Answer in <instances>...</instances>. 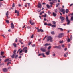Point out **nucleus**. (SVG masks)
<instances>
[{
    "instance_id": "1",
    "label": "nucleus",
    "mask_w": 73,
    "mask_h": 73,
    "mask_svg": "<svg viewBox=\"0 0 73 73\" xmlns=\"http://www.w3.org/2000/svg\"><path fill=\"white\" fill-rule=\"evenodd\" d=\"M66 21H67V25H69V23H70V20H69V18H68V16H66Z\"/></svg>"
},
{
    "instance_id": "2",
    "label": "nucleus",
    "mask_w": 73,
    "mask_h": 73,
    "mask_svg": "<svg viewBox=\"0 0 73 73\" xmlns=\"http://www.w3.org/2000/svg\"><path fill=\"white\" fill-rule=\"evenodd\" d=\"M7 61H8V62L7 64V66L9 65V64H11V62H9V61H11V60H9V59H5L4 61V62H7Z\"/></svg>"
},
{
    "instance_id": "3",
    "label": "nucleus",
    "mask_w": 73,
    "mask_h": 73,
    "mask_svg": "<svg viewBox=\"0 0 73 73\" xmlns=\"http://www.w3.org/2000/svg\"><path fill=\"white\" fill-rule=\"evenodd\" d=\"M47 41H50L51 42H52L53 41V40H52V38L51 36H49L47 38Z\"/></svg>"
},
{
    "instance_id": "4",
    "label": "nucleus",
    "mask_w": 73,
    "mask_h": 73,
    "mask_svg": "<svg viewBox=\"0 0 73 73\" xmlns=\"http://www.w3.org/2000/svg\"><path fill=\"white\" fill-rule=\"evenodd\" d=\"M60 18L61 19V23H63V22H64V20H65V18H64V17H62L60 16Z\"/></svg>"
},
{
    "instance_id": "5",
    "label": "nucleus",
    "mask_w": 73,
    "mask_h": 73,
    "mask_svg": "<svg viewBox=\"0 0 73 73\" xmlns=\"http://www.w3.org/2000/svg\"><path fill=\"white\" fill-rule=\"evenodd\" d=\"M62 35H63V33L60 34L57 36L58 38H61L62 37Z\"/></svg>"
},
{
    "instance_id": "6",
    "label": "nucleus",
    "mask_w": 73,
    "mask_h": 73,
    "mask_svg": "<svg viewBox=\"0 0 73 73\" xmlns=\"http://www.w3.org/2000/svg\"><path fill=\"white\" fill-rule=\"evenodd\" d=\"M60 11L61 12H62L63 13V14L64 15L65 14V9H62L60 10Z\"/></svg>"
},
{
    "instance_id": "7",
    "label": "nucleus",
    "mask_w": 73,
    "mask_h": 73,
    "mask_svg": "<svg viewBox=\"0 0 73 73\" xmlns=\"http://www.w3.org/2000/svg\"><path fill=\"white\" fill-rule=\"evenodd\" d=\"M37 32H44V30L41 29H38Z\"/></svg>"
},
{
    "instance_id": "8",
    "label": "nucleus",
    "mask_w": 73,
    "mask_h": 73,
    "mask_svg": "<svg viewBox=\"0 0 73 73\" xmlns=\"http://www.w3.org/2000/svg\"><path fill=\"white\" fill-rule=\"evenodd\" d=\"M11 27L12 29L14 28V24H13V23H12L11 24Z\"/></svg>"
},
{
    "instance_id": "9",
    "label": "nucleus",
    "mask_w": 73,
    "mask_h": 73,
    "mask_svg": "<svg viewBox=\"0 0 73 73\" xmlns=\"http://www.w3.org/2000/svg\"><path fill=\"white\" fill-rule=\"evenodd\" d=\"M17 13V16H19V12L18 11H17V10H15V13Z\"/></svg>"
},
{
    "instance_id": "10",
    "label": "nucleus",
    "mask_w": 73,
    "mask_h": 73,
    "mask_svg": "<svg viewBox=\"0 0 73 73\" xmlns=\"http://www.w3.org/2000/svg\"><path fill=\"white\" fill-rule=\"evenodd\" d=\"M41 3H39L38 5V8H41Z\"/></svg>"
},
{
    "instance_id": "11",
    "label": "nucleus",
    "mask_w": 73,
    "mask_h": 73,
    "mask_svg": "<svg viewBox=\"0 0 73 73\" xmlns=\"http://www.w3.org/2000/svg\"><path fill=\"white\" fill-rule=\"evenodd\" d=\"M32 20H30V23L32 25H33L35 24V23H32Z\"/></svg>"
},
{
    "instance_id": "12",
    "label": "nucleus",
    "mask_w": 73,
    "mask_h": 73,
    "mask_svg": "<svg viewBox=\"0 0 73 73\" xmlns=\"http://www.w3.org/2000/svg\"><path fill=\"white\" fill-rule=\"evenodd\" d=\"M41 50L42 52H46V50L43 48H41Z\"/></svg>"
},
{
    "instance_id": "13",
    "label": "nucleus",
    "mask_w": 73,
    "mask_h": 73,
    "mask_svg": "<svg viewBox=\"0 0 73 73\" xmlns=\"http://www.w3.org/2000/svg\"><path fill=\"white\" fill-rule=\"evenodd\" d=\"M3 72H7V69L6 68H3Z\"/></svg>"
},
{
    "instance_id": "14",
    "label": "nucleus",
    "mask_w": 73,
    "mask_h": 73,
    "mask_svg": "<svg viewBox=\"0 0 73 73\" xmlns=\"http://www.w3.org/2000/svg\"><path fill=\"white\" fill-rule=\"evenodd\" d=\"M53 16H54V17H55V16H56L57 15V14H56V13H55L54 12H53Z\"/></svg>"
},
{
    "instance_id": "15",
    "label": "nucleus",
    "mask_w": 73,
    "mask_h": 73,
    "mask_svg": "<svg viewBox=\"0 0 73 73\" xmlns=\"http://www.w3.org/2000/svg\"><path fill=\"white\" fill-rule=\"evenodd\" d=\"M49 52H50V51H48V52H46V54L47 55H49Z\"/></svg>"
},
{
    "instance_id": "16",
    "label": "nucleus",
    "mask_w": 73,
    "mask_h": 73,
    "mask_svg": "<svg viewBox=\"0 0 73 73\" xmlns=\"http://www.w3.org/2000/svg\"><path fill=\"white\" fill-rule=\"evenodd\" d=\"M27 49V47H25V48H24L23 49V52H24V51H25V50H26Z\"/></svg>"
},
{
    "instance_id": "17",
    "label": "nucleus",
    "mask_w": 73,
    "mask_h": 73,
    "mask_svg": "<svg viewBox=\"0 0 73 73\" xmlns=\"http://www.w3.org/2000/svg\"><path fill=\"white\" fill-rule=\"evenodd\" d=\"M48 45H50V44L46 43L44 45V46H48Z\"/></svg>"
},
{
    "instance_id": "18",
    "label": "nucleus",
    "mask_w": 73,
    "mask_h": 73,
    "mask_svg": "<svg viewBox=\"0 0 73 73\" xmlns=\"http://www.w3.org/2000/svg\"><path fill=\"white\" fill-rule=\"evenodd\" d=\"M46 14H45V15H42V17H46Z\"/></svg>"
},
{
    "instance_id": "19",
    "label": "nucleus",
    "mask_w": 73,
    "mask_h": 73,
    "mask_svg": "<svg viewBox=\"0 0 73 73\" xmlns=\"http://www.w3.org/2000/svg\"><path fill=\"white\" fill-rule=\"evenodd\" d=\"M16 55L15 54H13L11 56V57L12 58H14V57H15V56Z\"/></svg>"
},
{
    "instance_id": "20",
    "label": "nucleus",
    "mask_w": 73,
    "mask_h": 73,
    "mask_svg": "<svg viewBox=\"0 0 73 73\" xmlns=\"http://www.w3.org/2000/svg\"><path fill=\"white\" fill-rule=\"evenodd\" d=\"M66 13H68V12H69V10L68 9H66Z\"/></svg>"
},
{
    "instance_id": "21",
    "label": "nucleus",
    "mask_w": 73,
    "mask_h": 73,
    "mask_svg": "<svg viewBox=\"0 0 73 73\" xmlns=\"http://www.w3.org/2000/svg\"><path fill=\"white\" fill-rule=\"evenodd\" d=\"M68 38V39L67 40V41L68 42H70V39L69 38V37H68V36H67Z\"/></svg>"
},
{
    "instance_id": "22",
    "label": "nucleus",
    "mask_w": 73,
    "mask_h": 73,
    "mask_svg": "<svg viewBox=\"0 0 73 73\" xmlns=\"http://www.w3.org/2000/svg\"><path fill=\"white\" fill-rule=\"evenodd\" d=\"M56 27V25H53L52 26V28H54V27Z\"/></svg>"
},
{
    "instance_id": "23",
    "label": "nucleus",
    "mask_w": 73,
    "mask_h": 73,
    "mask_svg": "<svg viewBox=\"0 0 73 73\" xmlns=\"http://www.w3.org/2000/svg\"><path fill=\"white\" fill-rule=\"evenodd\" d=\"M51 34L52 35H54L55 34V33L54 31H52L51 32Z\"/></svg>"
},
{
    "instance_id": "24",
    "label": "nucleus",
    "mask_w": 73,
    "mask_h": 73,
    "mask_svg": "<svg viewBox=\"0 0 73 73\" xmlns=\"http://www.w3.org/2000/svg\"><path fill=\"white\" fill-rule=\"evenodd\" d=\"M8 11H7L6 13V15L7 16V17H8Z\"/></svg>"
},
{
    "instance_id": "25",
    "label": "nucleus",
    "mask_w": 73,
    "mask_h": 73,
    "mask_svg": "<svg viewBox=\"0 0 73 73\" xmlns=\"http://www.w3.org/2000/svg\"><path fill=\"white\" fill-rule=\"evenodd\" d=\"M13 45L15 48H16V43H14L13 44Z\"/></svg>"
},
{
    "instance_id": "26",
    "label": "nucleus",
    "mask_w": 73,
    "mask_h": 73,
    "mask_svg": "<svg viewBox=\"0 0 73 73\" xmlns=\"http://www.w3.org/2000/svg\"><path fill=\"white\" fill-rule=\"evenodd\" d=\"M16 50H15L14 51V54H15L16 55Z\"/></svg>"
},
{
    "instance_id": "27",
    "label": "nucleus",
    "mask_w": 73,
    "mask_h": 73,
    "mask_svg": "<svg viewBox=\"0 0 73 73\" xmlns=\"http://www.w3.org/2000/svg\"><path fill=\"white\" fill-rule=\"evenodd\" d=\"M6 23H7V24H8V23H9V20H6Z\"/></svg>"
},
{
    "instance_id": "28",
    "label": "nucleus",
    "mask_w": 73,
    "mask_h": 73,
    "mask_svg": "<svg viewBox=\"0 0 73 73\" xmlns=\"http://www.w3.org/2000/svg\"><path fill=\"white\" fill-rule=\"evenodd\" d=\"M1 56L3 55V54H4V52H1Z\"/></svg>"
},
{
    "instance_id": "29",
    "label": "nucleus",
    "mask_w": 73,
    "mask_h": 73,
    "mask_svg": "<svg viewBox=\"0 0 73 73\" xmlns=\"http://www.w3.org/2000/svg\"><path fill=\"white\" fill-rule=\"evenodd\" d=\"M47 7L48 8H50V6L48 4H47L46 5Z\"/></svg>"
},
{
    "instance_id": "30",
    "label": "nucleus",
    "mask_w": 73,
    "mask_h": 73,
    "mask_svg": "<svg viewBox=\"0 0 73 73\" xmlns=\"http://www.w3.org/2000/svg\"><path fill=\"white\" fill-rule=\"evenodd\" d=\"M23 52V50H21V51H20L19 52V54H20L22 53V52Z\"/></svg>"
},
{
    "instance_id": "31",
    "label": "nucleus",
    "mask_w": 73,
    "mask_h": 73,
    "mask_svg": "<svg viewBox=\"0 0 73 73\" xmlns=\"http://www.w3.org/2000/svg\"><path fill=\"white\" fill-rule=\"evenodd\" d=\"M19 41L20 42V43L21 44H23V42H21V40H19Z\"/></svg>"
},
{
    "instance_id": "32",
    "label": "nucleus",
    "mask_w": 73,
    "mask_h": 73,
    "mask_svg": "<svg viewBox=\"0 0 73 73\" xmlns=\"http://www.w3.org/2000/svg\"><path fill=\"white\" fill-rule=\"evenodd\" d=\"M58 29H60V30H61V31H62L64 30V29L61 28H58Z\"/></svg>"
},
{
    "instance_id": "33",
    "label": "nucleus",
    "mask_w": 73,
    "mask_h": 73,
    "mask_svg": "<svg viewBox=\"0 0 73 73\" xmlns=\"http://www.w3.org/2000/svg\"><path fill=\"white\" fill-rule=\"evenodd\" d=\"M71 20L72 21H73V16H72L71 17Z\"/></svg>"
},
{
    "instance_id": "34",
    "label": "nucleus",
    "mask_w": 73,
    "mask_h": 73,
    "mask_svg": "<svg viewBox=\"0 0 73 73\" xmlns=\"http://www.w3.org/2000/svg\"><path fill=\"white\" fill-rule=\"evenodd\" d=\"M52 22L53 23V24H56V22L54 21H52Z\"/></svg>"
},
{
    "instance_id": "35",
    "label": "nucleus",
    "mask_w": 73,
    "mask_h": 73,
    "mask_svg": "<svg viewBox=\"0 0 73 73\" xmlns=\"http://www.w3.org/2000/svg\"><path fill=\"white\" fill-rule=\"evenodd\" d=\"M42 56H43V57H45V56L44 55V53H42Z\"/></svg>"
},
{
    "instance_id": "36",
    "label": "nucleus",
    "mask_w": 73,
    "mask_h": 73,
    "mask_svg": "<svg viewBox=\"0 0 73 73\" xmlns=\"http://www.w3.org/2000/svg\"><path fill=\"white\" fill-rule=\"evenodd\" d=\"M55 11L56 12V13H57L58 11H57V9H56L55 10Z\"/></svg>"
},
{
    "instance_id": "37",
    "label": "nucleus",
    "mask_w": 73,
    "mask_h": 73,
    "mask_svg": "<svg viewBox=\"0 0 73 73\" xmlns=\"http://www.w3.org/2000/svg\"><path fill=\"white\" fill-rule=\"evenodd\" d=\"M58 49H61V47L60 45L58 46Z\"/></svg>"
},
{
    "instance_id": "38",
    "label": "nucleus",
    "mask_w": 73,
    "mask_h": 73,
    "mask_svg": "<svg viewBox=\"0 0 73 73\" xmlns=\"http://www.w3.org/2000/svg\"><path fill=\"white\" fill-rule=\"evenodd\" d=\"M59 5H60V3H58L56 5V7H58V6Z\"/></svg>"
},
{
    "instance_id": "39",
    "label": "nucleus",
    "mask_w": 73,
    "mask_h": 73,
    "mask_svg": "<svg viewBox=\"0 0 73 73\" xmlns=\"http://www.w3.org/2000/svg\"><path fill=\"white\" fill-rule=\"evenodd\" d=\"M33 34L32 36H31V38H33Z\"/></svg>"
},
{
    "instance_id": "40",
    "label": "nucleus",
    "mask_w": 73,
    "mask_h": 73,
    "mask_svg": "<svg viewBox=\"0 0 73 73\" xmlns=\"http://www.w3.org/2000/svg\"><path fill=\"white\" fill-rule=\"evenodd\" d=\"M31 44H32V42H29L28 44V45L29 46Z\"/></svg>"
},
{
    "instance_id": "41",
    "label": "nucleus",
    "mask_w": 73,
    "mask_h": 73,
    "mask_svg": "<svg viewBox=\"0 0 73 73\" xmlns=\"http://www.w3.org/2000/svg\"><path fill=\"white\" fill-rule=\"evenodd\" d=\"M59 43H60V44H61L62 43H63V41H60L59 42Z\"/></svg>"
},
{
    "instance_id": "42",
    "label": "nucleus",
    "mask_w": 73,
    "mask_h": 73,
    "mask_svg": "<svg viewBox=\"0 0 73 73\" xmlns=\"http://www.w3.org/2000/svg\"><path fill=\"white\" fill-rule=\"evenodd\" d=\"M64 57H67V56H66V54H64Z\"/></svg>"
},
{
    "instance_id": "43",
    "label": "nucleus",
    "mask_w": 73,
    "mask_h": 73,
    "mask_svg": "<svg viewBox=\"0 0 73 73\" xmlns=\"http://www.w3.org/2000/svg\"><path fill=\"white\" fill-rule=\"evenodd\" d=\"M52 1L53 3H54L55 1H57V0H53Z\"/></svg>"
},
{
    "instance_id": "44",
    "label": "nucleus",
    "mask_w": 73,
    "mask_h": 73,
    "mask_svg": "<svg viewBox=\"0 0 73 73\" xmlns=\"http://www.w3.org/2000/svg\"><path fill=\"white\" fill-rule=\"evenodd\" d=\"M47 25H48L49 26H51V25H52V24H51L50 23H49V24H47Z\"/></svg>"
},
{
    "instance_id": "45",
    "label": "nucleus",
    "mask_w": 73,
    "mask_h": 73,
    "mask_svg": "<svg viewBox=\"0 0 73 73\" xmlns=\"http://www.w3.org/2000/svg\"><path fill=\"white\" fill-rule=\"evenodd\" d=\"M68 48H69L70 47V44H68Z\"/></svg>"
},
{
    "instance_id": "46",
    "label": "nucleus",
    "mask_w": 73,
    "mask_h": 73,
    "mask_svg": "<svg viewBox=\"0 0 73 73\" xmlns=\"http://www.w3.org/2000/svg\"><path fill=\"white\" fill-rule=\"evenodd\" d=\"M18 7H21V5H20V4H19V5H18Z\"/></svg>"
},
{
    "instance_id": "47",
    "label": "nucleus",
    "mask_w": 73,
    "mask_h": 73,
    "mask_svg": "<svg viewBox=\"0 0 73 73\" xmlns=\"http://www.w3.org/2000/svg\"><path fill=\"white\" fill-rule=\"evenodd\" d=\"M13 5H12V7H15V3H13Z\"/></svg>"
},
{
    "instance_id": "48",
    "label": "nucleus",
    "mask_w": 73,
    "mask_h": 73,
    "mask_svg": "<svg viewBox=\"0 0 73 73\" xmlns=\"http://www.w3.org/2000/svg\"><path fill=\"white\" fill-rule=\"evenodd\" d=\"M46 37H47V36H46L43 38V40H45V39L46 38Z\"/></svg>"
},
{
    "instance_id": "49",
    "label": "nucleus",
    "mask_w": 73,
    "mask_h": 73,
    "mask_svg": "<svg viewBox=\"0 0 73 73\" xmlns=\"http://www.w3.org/2000/svg\"><path fill=\"white\" fill-rule=\"evenodd\" d=\"M18 57V55H17L15 57V58H16L17 57Z\"/></svg>"
},
{
    "instance_id": "50",
    "label": "nucleus",
    "mask_w": 73,
    "mask_h": 73,
    "mask_svg": "<svg viewBox=\"0 0 73 73\" xmlns=\"http://www.w3.org/2000/svg\"><path fill=\"white\" fill-rule=\"evenodd\" d=\"M50 48H51V46H50L48 47V49H50Z\"/></svg>"
},
{
    "instance_id": "51",
    "label": "nucleus",
    "mask_w": 73,
    "mask_h": 73,
    "mask_svg": "<svg viewBox=\"0 0 73 73\" xmlns=\"http://www.w3.org/2000/svg\"><path fill=\"white\" fill-rule=\"evenodd\" d=\"M41 55H42V54H39L38 55V56H40Z\"/></svg>"
},
{
    "instance_id": "52",
    "label": "nucleus",
    "mask_w": 73,
    "mask_h": 73,
    "mask_svg": "<svg viewBox=\"0 0 73 73\" xmlns=\"http://www.w3.org/2000/svg\"><path fill=\"white\" fill-rule=\"evenodd\" d=\"M70 39V40H72V35H71Z\"/></svg>"
},
{
    "instance_id": "53",
    "label": "nucleus",
    "mask_w": 73,
    "mask_h": 73,
    "mask_svg": "<svg viewBox=\"0 0 73 73\" xmlns=\"http://www.w3.org/2000/svg\"><path fill=\"white\" fill-rule=\"evenodd\" d=\"M44 25H48V24H47V23H44Z\"/></svg>"
},
{
    "instance_id": "54",
    "label": "nucleus",
    "mask_w": 73,
    "mask_h": 73,
    "mask_svg": "<svg viewBox=\"0 0 73 73\" xmlns=\"http://www.w3.org/2000/svg\"><path fill=\"white\" fill-rule=\"evenodd\" d=\"M27 50H25V53H27Z\"/></svg>"
},
{
    "instance_id": "55",
    "label": "nucleus",
    "mask_w": 73,
    "mask_h": 73,
    "mask_svg": "<svg viewBox=\"0 0 73 73\" xmlns=\"http://www.w3.org/2000/svg\"><path fill=\"white\" fill-rule=\"evenodd\" d=\"M15 42H17V38H16L15 40Z\"/></svg>"
},
{
    "instance_id": "56",
    "label": "nucleus",
    "mask_w": 73,
    "mask_h": 73,
    "mask_svg": "<svg viewBox=\"0 0 73 73\" xmlns=\"http://www.w3.org/2000/svg\"><path fill=\"white\" fill-rule=\"evenodd\" d=\"M51 13L50 12H48V14L49 15H50V14Z\"/></svg>"
},
{
    "instance_id": "57",
    "label": "nucleus",
    "mask_w": 73,
    "mask_h": 73,
    "mask_svg": "<svg viewBox=\"0 0 73 73\" xmlns=\"http://www.w3.org/2000/svg\"><path fill=\"white\" fill-rule=\"evenodd\" d=\"M35 44H33L32 46V47H35Z\"/></svg>"
},
{
    "instance_id": "58",
    "label": "nucleus",
    "mask_w": 73,
    "mask_h": 73,
    "mask_svg": "<svg viewBox=\"0 0 73 73\" xmlns=\"http://www.w3.org/2000/svg\"><path fill=\"white\" fill-rule=\"evenodd\" d=\"M23 53H22V54H19V56H21V55H23Z\"/></svg>"
},
{
    "instance_id": "59",
    "label": "nucleus",
    "mask_w": 73,
    "mask_h": 73,
    "mask_svg": "<svg viewBox=\"0 0 73 73\" xmlns=\"http://www.w3.org/2000/svg\"><path fill=\"white\" fill-rule=\"evenodd\" d=\"M66 50H67V48H65L64 49V50H65V51H66Z\"/></svg>"
},
{
    "instance_id": "60",
    "label": "nucleus",
    "mask_w": 73,
    "mask_h": 73,
    "mask_svg": "<svg viewBox=\"0 0 73 73\" xmlns=\"http://www.w3.org/2000/svg\"><path fill=\"white\" fill-rule=\"evenodd\" d=\"M44 21H46V18H44Z\"/></svg>"
},
{
    "instance_id": "61",
    "label": "nucleus",
    "mask_w": 73,
    "mask_h": 73,
    "mask_svg": "<svg viewBox=\"0 0 73 73\" xmlns=\"http://www.w3.org/2000/svg\"><path fill=\"white\" fill-rule=\"evenodd\" d=\"M55 54H54L53 55V56H54V57H55Z\"/></svg>"
},
{
    "instance_id": "62",
    "label": "nucleus",
    "mask_w": 73,
    "mask_h": 73,
    "mask_svg": "<svg viewBox=\"0 0 73 73\" xmlns=\"http://www.w3.org/2000/svg\"><path fill=\"white\" fill-rule=\"evenodd\" d=\"M55 48H57V49H58V46H55Z\"/></svg>"
},
{
    "instance_id": "63",
    "label": "nucleus",
    "mask_w": 73,
    "mask_h": 73,
    "mask_svg": "<svg viewBox=\"0 0 73 73\" xmlns=\"http://www.w3.org/2000/svg\"><path fill=\"white\" fill-rule=\"evenodd\" d=\"M62 47H63V48H64V45H62Z\"/></svg>"
},
{
    "instance_id": "64",
    "label": "nucleus",
    "mask_w": 73,
    "mask_h": 73,
    "mask_svg": "<svg viewBox=\"0 0 73 73\" xmlns=\"http://www.w3.org/2000/svg\"><path fill=\"white\" fill-rule=\"evenodd\" d=\"M42 14L41 12L40 13V15H42Z\"/></svg>"
}]
</instances>
